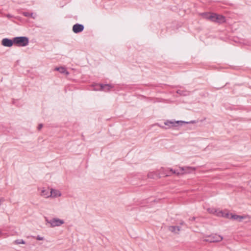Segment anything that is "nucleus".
<instances>
[{
  "instance_id": "f257e3e1",
  "label": "nucleus",
  "mask_w": 251,
  "mask_h": 251,
  "mask_svg": "<svg viewBox=\"0 0 251 251\" xmlns=\"http://www.w3.org/2000/svg\"><path fill=\"white\" fill-rule=\"evenodd\" d=\"M195 123V121H191L190 122H185L184 121H175V120H166L164 122V125L165 126H168V127H165L164 126H161L159 124H157V126H158L160 127L167 129L168 128H172L174 127L177 126L178 125H182V124L186 123Z\"/></svg>"
},
{
  "instance_id": "f03ea898",
  "label": "nucleus",
  "mask_w": 251,
  "mask_h": 251,
  "mask_svg": "<svg viewBox=\"0 0 251 251\" xmlns=\"http://www.w3.org/2000/svg\"><path fill=\"white\" fill-rule=\"evenodd\" d=\"M203 15L205 18L217 23L222 24L226 21L225 17L221 15H218L215 13H204Z\"/></svg>"
},
{
  "instance_id": "7ed1b4c3",
  "label": "nucleus",
  "mask_w": 251,
  "mask_h": 251,
  "mask_svg": "<svg viewBox=\"0 0 251 251\" xmlns=\"http://www.w3.org/2000/svg\"><path fill=\"white\" fill-rule=\"evenodd\" d=\"M196 170L195 168L192 167H180L179 170H173V169H170L169 171L170 173L174 174H176V175L178 176L180 175L183 174L184 173H190L194 171H195Z\"/></svg>"
},
{
  "instance_id": "20e7f679",
  "label": "nucleus",
  "mask_w": 251,
  "mask_h": 251,
  "mask_svg": "<svg viewBox=\"0 0 251 251\" xmlns=\"http://www.w3.org/2000/svg\"><path fill=\"white\" fill-rule=\"evenodd\" d=\"M14 42L19 46L25 47L28 44L29 40L26 37H16L14 38Z\"/></svg>"
},
{
  "instance_id": "39448f33",
  "label": "nucleus",
  "mask_w": 251,
  "mask_h": 251,
  "mask_svg": "<svg viewBox=\"0 0 251 251\" xmlns=\"http://www.w3.org/2000/svg\"><path fill=\"white\" fill-rule=\"evenodd\" d=\"M45 220L47 223L50 224V227H51L59 226L64 224V221L63 220L57 218H53L50 220L45 218Z\"/></svg>"
},
{
  "instance_id": "423d86ee",
  "label": "nucleus",
  "mask_w": 251,
  "mask_h": 251,
  "mask_svg": "<svg viewBox=\"0 0 251 251\" xmlns=\"http://www.w3.org/2000/svg\"><path fill=\"white\" fill-rule=\"evenodd\" d=\"M207 211L211 214H213L219 217H228L229 214L225 213L223 211L216 209L214 208H209L207 209Z\"/></svg>"
},
{
  "instance_id": "0eeeda50",
  "label": "nucleus",
  "mask_w": 251,
  "mask_h": 251,
  "mask_svg": "<svg viewBox=\"0 0 251 251\" xmlns=\"http://www.w3.org/2000/svg\"><path fill=\"white\" fill-rule=\"evenodd\" d=\"M223 239L222 236L215 234H212L208 236H207L205 239L204 241L209 242H218L222 241Z\"/></svg>"
},
{
  "instance_id": "6e6552de",
  "label": "nucleus",
  "mask_w": 251,
  "mask_h": 251,
  "mask_svg": "<svg viewBox=\"0 0 251 251\" xmlns=\"http://www.w3.org/2000/svg\"><path fill=\"white\" fill-rule=\"evenodd\" d=\"M14 42V38L11 40L8 38H4L1 41V44L2 46L6 47H11L13 46Z\"/></svg>"
},
{
  "instance_id": "1a4fd4ad",
  "label": "nucleus",
  "mask_w": 251,
  "mask_h": 251,
  "mask_svg": "<svg viewBox=\"0 0 251 251\" xmlns=\"http://www.w3.org/2000/svg\"><path fill=\"white\" fill-rule=\"evenodd\" d=\"M84 26L81 24H76L73 26V31L75 33L82 32L84 29Z\"/></svg>"
},
{
  "instance_id": "9d476101",
  "label": "nucleus",
  "mask_w": 251,
  "mask_h": 251,
  "mask_svg": "<svg viewBox=\"0 0 251 251\" xmlns=\"http://www.w3.org/2000/svg\"><path fill=\"white\" fill-rule=\"evenodd\" d=\"M247 216H240L236 214H229L228 217L227 218H229L234 220H237L239 222H241L243 219H245Z\"/></svg>"
},
{
  "instance_id": "9b49d317",
  "label": "nucleus",
  "mask_w": 251,
  "mask_h": 251,
  "mask_svg": "<svg viewBox=\"0 0 251 251\" xmlns=\"http://www.w3.org/2000/svg\"><path fill=\"white\" fill-rule=\"evenodd\" d=\"M61 196V192L55 189H51L50 191V197L53 198H56L58 197H60Z\"/></svg>"
},
{
  "instance_id": "f8f14e48",
  "label": "nucleus",
  "mask_w": 251,
  "mask_h": 251,
  "mask_svg": "<svg viewBox=\"0 0 251 251\" xmlns=\"http://www.w3.org/2000/svg\"><path fill=\"white\" fill-rule=\"evenodd\" d=\"M100 90L105 92H108L113 88L111 84H100Z\"/></svg>"
},
{
  "instance_id": "ddd939ff",
  "label": "nucleus",
  "mask_w": 251,
  "mask_h": 251,
  "mask_svg": "<svg viewBox=\"0 0 251 251\" xmlns=\"http://www.w3.org/2000/svg\"><path fill=\"white\" fill-rule=\"evenodd\" d=\"M168 229L174 233H178L180 230V227L179 226H170L168 227Z\"/></svg>"
},
{
  "instance_id": "4468645a",
  "label": "nucleus",
  "mask_w": 251,
  "mask_h": 251,
  "mask_svg": "<svg viewBox=\"0 0 251 251\" xmlns=\"http://www.w3.org/2000/svg\"><path fill=\"white\" fill-rule=\"evenodd\" d=\"M41 195L45 198L50 197V192L48 189H43L41 192Z\"/></svg>"
},
{
  "instance_id": "2eb2a0df",
  "label": "nucleus",
  "mask_w": 251,
  "mask_h": 251,
  "mask_svg": "<svg viewBox=\"0 0 251 251\" xmlns=\"http://www.w3.org/2000/svg\"><path fill=\"white\" fill-rule=\"evenodd\" d=\"M54 70L59 71L61 74H66L67 75L69 74L65 68L63 67H56Z\"/></svg>"
},
{
  "instance_id": "dca6fc26",
  "label": "nucleus",
  "mask_w": 251,
  "mask_h": 251,
  "mask_svg": "<svg viewBox=\"0 0 251 251\" xmlns=\"http://www.w3.org/2000/svg\"><path fill=\"white\" fill-rule=\"evenodd\" d=\"M177 93L180 95L184 96L189 95V92L186 91H184L180 90H178L177 91Z\"/></svg>"
},
{
  "instance_id": "f3484780",
  "label": "nucleus",
  "mask_w": 251,
  "mask_h": 251,
  "mask_svg": "<svg viewBox=\"0 0 251 251\" xmlns=\"http://www.w3.org/2000/svg\"><path fill=\"white\" fill-rule=\"evenodd\" d=\"M13 244H14L15 245H19V244H25V242L23 239H17V240H15L13 242Z\"/></svg>"
},
{
  "instance_id": "a211bd4d",
  "label": "nucleus",
  "mask_w": 251,
  "mask_h": 251,
  "mask_svg": "<svg viewBox=\"0 0 251 251\" xmlns=\"http://www.w3.org/2000/svg\"><path fill=\"white\" fill-rule=\"evenodd\" d=\"M24 16L28 17H30V15H33V13H29L28 12H24L23 13Z\"/></svg>"
},
{
  "instance_id": "6ab92c4d",
  "label": "nucleus",
  "mask_w": 251,
  "mask_h": 251,
  "mask_svg": "<svg viewBox=\"0 0 251 251\" xmlns=\"http://www.w3.org/2000/svg\"><path fill=\"white\" fill-rule=\"evenodd\" d=\"M36 239L37 240H39V241L43 240H44V237L40 236H37V237H36Z\"/></svg>"
},
{
  "instance_id": "aec40b11",
  "label": "nucleus",
  "mask_w": 251,
  "mask_h": 251,
  "mask_svg": "<svg viewBox=\"0 0 251 251\" xmlns=\"http://www.w3.org/2000/svg\"><path fill=\"white\" fill-rule=\"evenodd\" d=\"M43 125L42 124L39 125V126H38V130H40L43 127Z\"/></svg>"
},
{
  "instance_id": "412c9836",
  "label": "nucleus",
  "mask_w": 251,
  "mask_h": 251,
  "mask_svg": "<svg viewBox=\"0 0 251 251\" xmlns=\"http://www.w3.org/2000/svg\"><path fill=\"white\" fill-rule=\"evenodd\" d=\"M4 201V198H0V204H1V203L2 202H3V201Z\"/></svg>"
},
{
  "instance_id": "4be33fe9",
  "label": "nucleus",
  "mask_w": 251,
  "mask_h": 251,
  "mask_svg": "<svg viewBox=\"0 0 251 251\" xmlns=\"http://www.w3.org/2000/svg\"><path fill=\"white\" fill-rule=\"evenodd\" d=\"M189 220H191V221H194V220H195V217H193L192 218H190Z\"/></svg>"
},
{
  "instance_id": "5701e85b",
  "label": "nucleus",
  "mask_w": 251,
  "mask_h": 251,
  "mask_svg": "<svg viewBox=\"0 0 251 251\" xmlns=\"http://www.w3.org/2000/svg\"><path fill=\"white\" fill-rule=\"evenodd\" d=\"M180 225H184V222H183V221L181 222V223H180Z\"/></svg>"
},
{
  "instance_id": "b1692460",
  "label": "nucleus",
  "mask_w": 251,
  "mask_h": 251,
  "mask_svg": "<svg viewBox=\"0 0 251 251\" xmlns=\"http://www.w3.org/2000/svg\"><path fill=\"white\" fill-rule=\"evenodd\" d=\"M151 174H148V177H151Z\"/></svg>"
},
{
  "instance_id": "393cba45",
  "label": "nucleus",
  "mask_w": 251,
  "mask_h": 251,
  "mask_svg": "<svg viewBox=\"0 0 251 251\" xmlns=\"http://www.w3.org/2000/svg\"><path fill=\"white\" fill-rule=\"evenodd\" d=\"M30 17H32L33 18H35L34 17H33V15H30Z\"/></svg>"
},
{
  "instance_id": "a878e982",
  "label": "nucleus",
  "mask_w": 251,
  "mask_h": 251,
  "mask_svg": "<svg viewBox=\"0 0 251 251\" xmlns=\"http://www.w3.org/2000/svg\"><path fill=\"white\" fill-rule=\"evenodd\" d=\"M1 231H0V235H1Z\"/></svg>"
}]
</instances>
